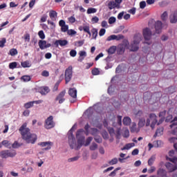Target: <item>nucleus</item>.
Returning a JSON list of instances; mask_svg holds the SVG:
<instances>
[{
	"instance_id": "a878e982",
	"label": "nucleus",
	"mask_w": 177,
	"mask_h": 177,
	"mask_svg": "<svg viewBox=\"0 0 177 177\" xmlns=\"http://www.w3.org/2000/svg\"><path fill=\"white\" fill-rule=\"evenodd\" d=\"M131 122V120L129 117H124V118H123V124L129 126L130 125Z\"/></svg>"
},
{
	"instance_id": "ea45409f",
	"label": "nucleus",
	"mask_w": 177,
	"mask_h": 177,
	"mask_svg": "<svg viewBox=\"0 0 177 177\" xmlns=\"http://www.w3.org/2000/svg\"><path fill=\"white\" fill-rule=\"evenodd\" d=\"M6 44V37H3L0 40V48H3L5 46Z\"/></svg>"
},
{
	"instance_id": "6e6552de",
	"label": "nucleus",
	"mask_w": 177,
	"mask_h": 177,
	"mask_svg": "<svg viewBox=\"0 0 177 177\" xmlns=\"http://www.w3.org/2000/svg\"><path fill=\"white\" fill-rule=\"evenodd\" d=\"M165 167L167 169V170L169 171V173H172L177 169V165L176 164H172L169 162H166Z\"/></svg>"
},
{
	"instance_id": "e2e57ef3",
	"label": "nucleus",
	"mask_w": 177,
	"mask_h": 177,
	"mask_svg": "<svg viewBox=\"0 0 177 177\" xmlns=\"http://www.w3.org/2000/svg\"><path fill=\"white\" fill-rule=\"evenodd\" d=\"M106 33V30L102 28V29H100V32H99V36L100 37H102L105 35Z\"/></svg>"
},
{
	"instance_id": "6ab92c4d",
	"label": "nucleus",
	"mask_w": 177,
	"mask_h": 177,
	"mask_svg": "<svg viewBox=\"0 0 177 177\" xmlns=\"http://www.w3.org/2000/svg\"><path fill=\"white\" fill-rule=\"evenodd\" d=\"M39 92L41 95H47L50 92V89L48 86H41L39 89Z\"/></svg>"
},
{
	"instance_id": "a211bd4d",
	"label": "nucleus",
	"mask_w": 177,
	"mask_h": 177,
	"mask_svg": "<svg viewBox=\"0 0 177 177\" xmlns=\"http://www.w3.org/2000/svg\"><path fill=\"white\" fill-rule=\"evenodd\" d=\"M84 140H85V138L84 136H81L77 138V150L80 149L83 146Z\"/></svg>"
},
{
	"instance_id": "79ce46f5",
	"label": "nucleus",
	"mask_w": 177,
	"mask_h": 177,
	"mask_svg": "<svg viewBox=\"0 0 177 177\" xmlns=\"http://www.w3.org/2000/svg\"><path fill=\"white\" fill-rule=\"evenodd\" d=\"M84 129H79L77 130L76 133V138H79L82 137V134L84 133Z\"/></svg>"
},
{
	"instance_id": "7ed1b4c3",
	"label": "nucleus",
	"mask_w": 177,
	"mask_h": 177,
	"mask_svg": "<svg viewBox=\"0 0 177 177\" xmlns=\"http://www.w3.org/2000/svg\"><path fill=\"white\" fill-rule=\"evenodd\" d=\"M75 128V125H74L68 133V144L71 149H74V147L76 145L75 138L74 137V135H73V131Z\"/></svg>"
},
{
	"instance_id": "0e129e2a",
	"label": "nucleus",
	"mask_w": 177,
	"mask_h": 177,
	"mask_svg": "<svg viewBox=\"0 0 177 177\" xmlns=\"http://www.w3.org/2000/svg\"><path fill=\"white\" fill-rule=\"evenodd\" d=\"M128 12H129L130 14L134 15L136 12V8H133L131 9H130L129 10H128Z\"/></svg>"
},
{
	"instance_id": "6e6d98bb",
	"label": "nucleus",
	"mask_w": 177,
	"mask_h": 177,
	"mask_svg": "<svg viewBox=\"0 0 177 177\" xmlns=\"http://www.w3.org/2000/svg\"><path fill=\"white\" fill-rule=\"evenodd\" d=\"M92 140H93L92 137L88 138L86 140L85 146H88L91 143Z\"/></svg>"
},
{
	"instance_id": "bb28decb",
	"label": "nucleus",
	"mask_w": 177,
	"mask_h": 177,
	"mask_svg": "<svg viewBox=\"0 0 177 177\" xmlns=\"http://www.w3.org/2000/svg\"><path fill=\"white\" fill-rule=\"evenodd\" d=\"M49 16L52 20H55L57 13L54 10H50L49 12Z\"/></svg>"
},
{
	"instance_id": "473e14b6",
	"label": "nucleus",
	"mask_w": 177,
	"mask_h": 177,
	"mask_svg": "<svg viewBox=\"0 0 177 177\" xmlns=\"http://www.w3.org/2000/svg\"><path fill=\"white\" fill-rule=\"evenodd\" d=\"M145 124H146V121H145V119L144 118L140 119L139 122H138L139 127H140V128L143 127Z\"/></svg>"
},
{
	"instance_id": "4be33fe9",
	"label": "nucleus",
	"mask_w": 177,
	"mask_h": 177,
	"mask_svg": "<svg viewBox=\"0 0 177 177\" xmlns=\"http://www.w3.org/2000/svg\"><path fill=\"white\" fill-rule=\"evenodd\" d=\"M125 52V46L124 44H119L118 46V53L119 55H123Z\"/></svg>"
},
{
	"instance_id": "de8ad7c7",
	"label": "nucleus",
	"mask_w": 177,
	"mask_h": 177,
	"mask_svg": "<svg viewBox=\"0 0 177 177\" xmlns=\"http://www.w3.org/2000/svg\"><path fill=\"white\" fill-rule=\"evenodd\" d=\"M115 21H116V18L114 17H109V20H108V23H109V24H114Z\"/></svg>"
},
{
	"instance_id": "338daca9",
	"label": "nucleus",
	"mask_w": 177,
	"mask_h": 177,
	"mask_svg": "<svg viewBox=\"0 0 177 177\" xmlns=\"http://www.w3.org/2000/svg\"><path fill=\"white\" fill-rule=\"evenodd\" d=\"M95 141L97 142V143H102V138L100 137H95L94 138Z\"/></svg>"
},
{
	"instance_id": "aec40b11",
	"label": "nucleus",
	"mask_w": 177,
	"mask_h": 177,
	"mask_svg": "<svg viewBox=\"0 0 177 177\" xmlns=\"http://www.w3.org/2000/svg\"><path fill=\"white\" fill-rule=\"evenodd\" d=\"M169 19H170V23L176 24V22H177V11H175L172 15H171Z\"/></svg>"
},
{
	"instance_id": "58836bf2",
	"label": "nucleus",
	"mask_w": 177,
	"mask_h": 177,
	"mask_svg": "<svg viewBox=\"0 0 177 177\" xmlns=\"http://www.w3.org/2000/svg\"><path fill=\"white\" fill-rule=\"evenodd\" d=\"M22 144H19L17 141H14V144H12V149H18L19 148Z\"/></svg>"
},
{
	"instance_id": "5701e85b",
	"label": "nucleus",
	"mask_w": 177,
	"mask_h": 177,
	"mask_svg": "<svg viewBox=\"0 0 177 177\" xmlns=\"http://www.w3.org/2000/svg\"><path fill=\"white\" fill-rule=\"evenodd\" d=\"M21 65L24 68H30L32 66L31 63L28 60L21 62Z\"/></svg>"
},
{
	"instance_id": "393cba45",
	"label": "nucleus",
	"mask_w": 177,
	"mask_h": 177,
	"mask_svg": "<svg viewBox=\"0 0 177 177\" xmlns=\"http://www.w3.org/2000/svg\"><path fill=\"white\" fill-rule=\"evenodd\" d=\"M163 130H164L163 127H160L156 131L155 135L153 136V138H156L157 136H162L163 134Z\"/></svg>"
},
{
	"instance_id": "423d86ee",
	"label": "nucleus",
	"mask_w": 177,
	"mask_h": 177,
	"mask_svg": "<svg viewBox=\"0 0 177 177\" xmlns=\"http://www.w3.org/2000/svg\"><path fill=\"white\" fill-rule=\"evenodd\" d=\"M141 39L140 37H137L133 40V43L131 44L130 47V50L132 52H136L139 50V44L140 43Z\"/></svg>"
},
{
	"instance_id": "4d7b16f0",
	"label": "nucleus",
	"mask_w": 177,
	"mask_h": 177,
	"mask_svg": "<svg viewBox=\"0 0 177 177\" xmlns=\"http://www.w3.org/2000/svg\"><path fill=\"white\" fill-rule=\"evenodd\" d=\"M1 145L5 146V147H9V146L11 145V144H10L9 141H8V140L2 141Z\"/></svg>"
},
{
	"instance_id": "ddd939ff",
	"label": "nucleus",
	"mask_w": 177,
	"mask_h": 177,
	"mask_svg": "<svg viewBox=\"0 0 177 177\" xmlns=\"http://www.w3.org/2000/svg\"><path fill=\"white\" fill-rule=\"evenodd\" d=\"M149 118L152 121L150 127H151L152 129L155 128V125L157 124V116L154 113H151L149 115Z\"/></svg>"
},
{
	"instance_id": "e433bc0d",
	"label": "nucleus",
	"mask_w": 177,
	"mask_h": 177,
	"mask_svg": "<svg viewBox=\"0 0 177 177\" xmlns=\"http://www.w3.org/2000/svg\"><path fill=\"white\" fill-rule=\"evenodd\" d=\"M121 169V167L115 168L113 171H112L109 176H115L116 175V172Z\"/></svg>"
},
{
	"instance_id": "f3484780",
	"label": "nucleus",
	"mask_w": 177,
	"mask_h": 177,
	"mask_svg": "<svg viewBox=\"0 0 177 177\" xmlns=\"http://www.w3.org/2000/svg\"><path fill=\"white\" fill-rule=\"evenodd\" d=\"M162 25V24L160 21H158L157 22H156L155 29H156V32L157 34H160L161 32Z\"/></svg>"
},
{
	"instance_id": "052dcab7",
	"label": "nucleus",
	"mask_w": 177,
	"mask_h": 177,
	"mask_svg": "<svg viewBox=\"0 0 177 177\" xmlns=\"http://www.w3.org/2000/svg\"><path fill=\"white\" fill-rule=\"evenodd\" d=\"M167 18V12H164L163 14L161 15V19L162 21H165Z\"/></svg>"
},
{
	"instance_id": "f03ea898",
	"label": "nucleus",
	"mask_w": 177,
	"mask_h": 177,
	"mask_svg": "<svg viewBox=\"0 0 177 177\" xmlns=\"http://www.w3.org/2000/svg\"><path fill=\"white\" fill-rule=\"evenodd\" d=\"M17 152L15 149H4L0 151V158L2 159H7L8 158H15Z\"/></svg>"
},
{
	"instance_id": "1a4fd4ad",
	"label": "nucleus",
	"mask_w": 177,
	"mask_h": 177,
	"mask_svg": "<svg viewBox=\"0 0 177 177\" xmlns=\"http://www.w3.org/2000/svg\"><path fill=\"white\" fill-rule=\"evenodd\" d=\"M152 35V32L149 28H145L143 30V36L146 41H149L151 39Z\"/></svg>"
},
{
	"instance_id": "2eb2a0df",
	"label": "nucleus",
	"mask_w": 177,
	"mask_h": 177,
	"mask_svg": "<svg viewBox=\"0 0 177 177\" xmlns=\"http://www.w3.org/2000/svg\"><path fill=\"white\" fill-rule=\"evenodd\" d=\"M79 57L77 59V61L79 62H82L85 58L87 57V53L85 50H80L79 52Z\"/></svg>"
},
{
	"instance_id": "c9c22d12",
	"label": "nucleus",
	"mask_w": 177,
	"mask_h": 177,
	"mask_svg": "<svg viewBox=\"0 0 177 177\" xmlns=\"http://www.w3.org/2000/svg\"><path fill=\"white\" fill-rule=\"evenodd\" d=\"M79 159H80V156H74V157H72V158H69L68 159V162H73L77 161Z\"/></svg>"
},
{
	"instance_id": "8fccbe9b",
	"label": "nucleus",
	"mask_w": 177,
	"mask_h": 177,
	"mask_svg": "<svg viewBox=\"0 0 177 177\" xmlns=\"http://www.w3.org/2000/svg\"><path fill=\"white\" fill-rule=\"evenodd\" d=\"M38 35L41 39H44L46 37L43 30H40L38 33Z\"/></svg>"
},
{
	"instance_id": "774afa93",
	"label": "nucleus",
	"mask_w": 177,
	"mask_h": 177,
	"mask_svg": "<svg viewBox=\"0 0 177 177\" xmlns=\"http://www.w3.org/2000/svg\"><path fill=\"white\" fill-rule=\"evenodd\" d=\"M146 7V2L145 1L140 3V8L144 9Z\"/></svg>"
},
{
	"instance_id": "bf43d9fd",
	"label": "nucleus",
	"mask_w": 177,
	"mask_h": 177,
	"mask_svg": "<svg viewBox=\"0 0 177 177\" xmlns=\"http://www.w3.org/2000/svg\"><path fill=\"white\" fill-rule=\"evenodd\" d=\"M156 171V167L151 166V168L148 169V173L151 174Z\"/></svg>"
},
{
	"instance_id": "cd10ccee",
	"label": "nucleus",
	"mask_w": 177,
	"mask_h": 177,
	"mask_svg": "<svg viewBox=\"0 0 177 177\" xmlns=\"http://www.w3.org/2000/svg\"><path fill=\"white\" fill-rule=\"evenodd\" d=\"M134 146H135V144H133V142H132L131 144H126V145H124L123 148H122V151L129 150L131 148L133 147Z\"/></svg>"
},
{
	"instance_id": "9d476101",
	"label": "nucleus",
	"mask_w": 177,
	"mask_h": 177,
	"mask_svg": "<svg viewBox=\"0 0 177 177\" xmlns=\"http://www.w3.org/2000/svg\"><path fill=\"white\" fill-rule=\"evenodd\" d=\"M66 95V91H63L59 93V95L55 98L56 101H59V104L63 103L66 99H64V96Z\"/></svg>"
},
{
	"instance_id": "13d9d810",
	"label": "nucleus",
	"mask_w": 177,
	"mask_h": 177,
	"mask_svg": "<svg viewBox=\"0 0 177 177\" xmlns=\"http://www.w3.org/2000/svg\"><path fill=\"white\" fill-rule=\"evenodd\" d=\"M41 76H42V77H49V73H48V71H42V73H41Z\"/></svg>"
},
{
	"instance_id": "c85d7f7f",
	"label": "nucleus",
	"mask_w": 177,
	"mask_h": 177,
	"mask_svg": "<svg viewBox=\"0 0 177 177\" xmlns=\"http://www.w3.org/2000/svg\"><path fill=\"white\" fill-rule=\"evenodd\" d=\"M156 160V156H151V158L148 160V165L151 167Z\"/></svg>"
},
{
	"instance_id": "412c9836",
	"label": "nucleus",
	"mask_w": 177,
	"mask_h": 177,
	"mask_svg": "<svg viewBox=\"0 0 177 177\" xmlns=\"http://www.w3.org/2000/svg\"><path fill=\"white\" fill-rule=\"evenodd\" d=\"M55 44L57 46H58V45H59L60 46H65L68 44V41H67V40H56Z\"/></svg>"
},
{
	"instance_id": "2f4dec72",
	"label": "nucleus",
	"mask_w": 177,
	"mask_h": 177,
	"mask_svg": "<svg viewBox=\"0 0 177 177\" xmlns=\"http://www.w3.org/2000/svg\"><path fill=\"white\" fill-rule=\"evenodd\" d=\"M118 163V159L117 158H113L109 161V165H115Z\"/></svg>"
},
{
	"instance_id": "72a5a7b5",
	"label": "nucleus",
	"mask_w": 177,
	"mask_h": 177,
	"mask_svg": "<svg viewBox=\"0 0 177 177\" xmlns=\"http://www.w3.org/2000/svg\"><path fill=\"white\" fill-rule=\"evenodd\" d=\"M21 80L24 82H28L31 80V77L29 75H24L21 77Z\"/></svg>"
},
{
	"instance_id": "37998d69",
	"label": "nucleus",
	"mask_w": 177,
	"mask_h": 177,
	"mask_svg": "<svg viewBox=\"0 0 177 177\" xmlns=\"http://www.w3.org/2000/svg\"><path fill=\"white\" fill-rule=\"evenodd\" d=\"M91 73L93 75H100V71L98 68H93L92 71H91Z\"/></svg>"
},
{
	"instance_id": "4c0bfd02",
	"label": "nucleus",
	"mask_w": 177,
	"mask_h": 177,
	"mask_svg": "<svg viewBox=\"0 0 177 177\" xmlns=\"http://www.w3.org/2000/svg\"><path fill=\"white\" fill-rule=\"evenodd\" d=\"M91 33H92V36H93V38H97L98 32H97V30L96 28H93L91 30Z\"/></svg>"
},
{
	"instance_id": "49530a36",
	"label": "nucleus",
	"mask_w": 177,
	"mask_h": 177,
	"mask_svg": "<svg viewBox=\"0 0 177 177\" xmlns=\"http://www.w3.org/2000/svg\"><path fill=\"white\" fill-rule=\"evenodd\" d=\"M97 12V9L93 8H89L87 10V14H92V13H95Z\"/></svg>"
},
{
	"instance_id": "f704fd0d",
	"label": "nucleus",
	"mask_w": 177,
	"mask_h": 177,
	"mask_svg": "<svg viewBox=\"0 0 177 177\" xmlns=\"http://www.w3.org/2000/svg\"><path fill=\"white\" fill-rule=\"evenodd\" d=\"M98 148L97 144L96 142H92L91 145L90 146L91 151H95Z\"/></svg>"
},
{
	"instance_id": "f8f14e48",
	"label": "nucleus",
	"mask_w": 177,
	"mask_h": 177,
	"mask_svg": "<svg viewBox=\"0 0 177 177\" xmlns=\"http://www.w3.org/2000/svg\"><path fill=\"white\" fill-rule=\"evenodd\" d=\"M52 145H53V143L50 142V141H46L44 142H39V145L41 146V147H46L44 149L45 151L50 150L51 149Z\"/></svg>"
},
{
	"instance_id": "b1692460",
	"label": "nucleus",
	"mask_w": 177,
	"mask_h": 177,
	"mask_svg": "<svg viewBox=\"0 0 177 177\" xmlns=\"http://www.w3.org/2000/svg\"><path fill=\"white\" fill-rule=\"evenodd\" d=\"M117 50V48L115 46H112L109 48L107 50V53L109 55H113Z\"/></svg>"
},
{
	"instance_id": "a19ab883",
	"label": "nucleus",
	"mask_w": 177,
	"mask_h": 177,
	"mask_svg": "<svg viewBox=\"0 0 177 177\" xmlns=\"http://www.w3.org/2000/svg\"><path fill=\"white\" fill-rule=\"evenodd\" d=\"M34 106V104H33V102H32H32H27V103H26L25 104H24V107L26 108V109H30V108H31V107H32Z\"/></svg>"
},
{
	"instance_id": "09e8293b",
	"label": "nucleus",
	"mask_w": 177,
	"mask_h": 177,
	"mask_svg": "<svg viewBox=\"0 0 177 177\" xmlns=\"http://www.w3.org/2000/svg\"><path fill=\"white\" fill-rule=\"evenodd\" d=\"M84 44V40H80L75 42V46L78 47H82Z\"/></svg>"
},
{
	"instance_id": "a18cd8bd",
	"label": "nucleus",
	"mask_w": 177,
	"mask_h": 177,
	"mask_svg": "<svg viewBox=\"0 0 177 177\" xmlns=\"http://www.w3.org/2000/svg\"><path fill=\"white\" fill-rule=\"evenodd\" d=\"M60 83H61V80H58L56 82V84L54 86V88H53V92H56V91H57L58 87H59Z\"/></svg>"
},
{
	"instance_id": "5fc2aeb1",
	"label": "nucleus",
	"mask_w": 177,
	"mask_h": 177,
	"mask_svg": "<svg viewBox=\"0 0 177 177\" xmlns=\"http://www.w3.org/2000/svg\"><path fill=\"white\" fill-rule=\"evenodd\" d=\"M68 20L71 24H74L76 22V19L74 17V16L70 17L68 18Z\"/></svg>"
},
{
	"instance_id": "69168bd1",
	"label": "nucleus",
	"mask_w": 177,
	"mask_h": 177,
	"mask_svg": "<svg viewBox=\"0 0 177 177\" xmlns=\"http://www.w3.org/2000/svg\"><path fill=\"white\" fill-rule=\"evenodd\" d=\"M136 124H135V123H133V125H132V127H131V131L132 132V133H134V132H136Z\"/></svg>"
},
{
	"instance_id": "c03bdc74",
	"label": "nucleus",
	"mask_w": 177,
	"mask_h": 177,
	"mask_svg": "<svg viewBox=\"0 0 177 177\" xmlns=\"http://www.w3.org/2000/svg\"><path fill=\"white\" fill-rule=\"evenodd\" d=\"M69 54L71 57H75L77 55V52L76 50L73 49V50H71Z\"/></svg>"
},
{
	"instance_id": "dca6fc26",
	"label": "nucleus",
	"mask_w": 177,
	"mask_h": 177,
	"mask_svg": "<svg viewBox=\"0 0 177 177\" xmlns=\"http://www.w3.org/2000/svg\"><path fill=\"white\" fill-rule=\"evenodd\" d=\"M108 8L109 10H113L115 8H120V5L117 4L114 1H110L107 4Z\"/></svg>"
},
{
	"instance_id": "39448f33",
	"label": "nucleus",
	"mask_w": 177,
	"mask_h": 177,
	"mask_svg": "<svg viewBox=\"0 0 177 177\" xmlns=\"http://www.w3.org/2000/svg\"><path fill=\"white\" fill-rule=\"evenodd\" d=\"M55 126V123L53 121V117L50 115L45 120L44 128L46 129H51L54 128Z\"/></svg>"
},
{
	"instance_id": "603ef678",
	"label": "nucleus",
	"mask_w": 177,
	"mask_h": 177,
	"mask_svg": "<svg viewBox=\"0 0 177 177\" xmlns=\"http://www.w3.org/2000/svg\"><path fill=\"white\" fill-rule=\"evenodd\" d=\"M67 34L69 36H73V35H77V32L75 31L74 30H68Z\"/></svg>"
},
{
	"instance_id": "4468645a",
	"label": "nucleus",
	"mask_w": 177,
	"mask_h": 177,
	"mask_svg": "<svg viewBox=\"0 0 177 177\" xmlns=\"http://www.w3.org/2000/svg\"><path fill=\"white\" fill-rule=\"evenodd\" d=\"M157 176L158 177H169L167 171L163 168H159L157 171Z\"/></svg>"
},
{
	"instance_id": "0eeeda50",
	"label": "nucleus",
	"mask_w": 177,
	"mask_h": 177,
	"mask_svg": "<svg viewBox=\"0 0 177 177\" xmlns=\"http://www.w3.org/2000/svg\"><path fill=\"white\" fill-rule=\"evenodd\" d=\"M68 95L73 100H71V103H74L77 101V90L76 88H69Z\"/></svg>"
},
{
	"instance_id": "3c124183",
	"label": "nucleus",
	"mask_w": 177,
	"mask_h": 177,
	"mask_svg": "<svg viewBox=\"0 0 177 177\" xmlns=\"http://www.w3.org/2000/svg\"><path fill=\"white\" fill-rule=\"evenodd\" d=\"M129 131L128 129L124 130V131H123V137L124 138H127L129 137Z\"/></svg>"
},
{
	"instance_id": "f257e3e1",
	"label": "nucleus",
	"mask_w": 177,
	"mask_h": 177,
	"mask_svg": "<svg viewBox=\"0 0 177 177\" xmlns=\"http://www.w3.org/2000/svg\"><path fill=\"white\" fill-rule=\"evenodd\" d=\"M28 124L24 123L21 128H19V133L22 136V139L28 144L34 145L37 140V135L30 133V129L27 127Z\"/></svg>"
},
{
	"instance_id": "7c9ffc66",
	"label": "nucleus",
	"mask_w": 177,
	"mask_h": 177,
	"mask_svg": "<svg viewBox=\"0 0 177 177\" xmlns=\"http://www.w3.org/2000/svg\"><path fill=\"white\" fill-rule=\"evenodd\" d=\"M8 67L11 70H14L17 67V62H12L9 64Z\"/></svg>"
},
{
	"instance_id": "c756f323",
	"label": "nucleus",
	"mask_w": 177,
	"mask_h": 177,
	"mask_svg": "<svg viewBox=\"0 0 177 177\" xmlns=\"http://www.w3.org/2000/svg\"><path fill=\"white\" fill-rule=\"evenodd\" d=\"M18 54V51L17 50V48H11L9 50L8 55H11V56H15Z\"/></svg>"
},
{
	"instance_id": "9b49d317",
	"label": "nucleus",
	"mask_w": 177,
	"mask_h": 177,
	"mask_svg": "<svg viewBox=\"0 0 177 177\" xmlns=\"http://www.w3.org/2000/svg\"><path fill=\"white\" fill-rule=\"evenodd\" d=\"M39 46L41 50H44L45 48H50L51 46V44L50 43L47 44V41H46V40H40L39 41Z\"/></svg>"
},
{
	"instance_id": "680f3d73",
	"label": "nucleus",
	"mask_w": 177,
	"mask_h": 177,
	"mask_svg": "<svg viewBox=\"0 0 177 177\" xmlns=\"http://www.w3.org/2000/svg\"><path fill=\"white\" fill-rule=\"evenodd\" d=\"M115 39H116V35H115L109 36L107 37V41H111V40H115Z\"/></svg>"
},
{
	"instance_id": "20e7f679",
	"label": "nucleus",
	"mask_w": 177,
	"mask_h": 177,
	"mask_svg": "<svg viewBox=\"0 0 177 177\" xmlns=\"http://www.w3.org/2000/svg\"><path fill=\"white\" fill-rule=\"evenodd\" d=\"M65 82L66 84H68L73 78V66H68L65 71Z\"/></svg>"
},
{
	"instance_id": "864d4df0",
	"label": "nucleus",
	"mask_w": 177,
	"mask_h": 177,
	"mask_svg": "<svg viewBox=\"0 0 177 177\" xmlns=\"http://www.w3.org/2000/svg\"><path fill=\"white\" fill-rule=\"evenodd\" d=\"M62 32H66L68 31V26L65 25L61 27Z\"/></svg>"
}]
</instances>
